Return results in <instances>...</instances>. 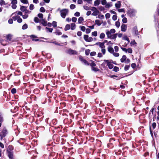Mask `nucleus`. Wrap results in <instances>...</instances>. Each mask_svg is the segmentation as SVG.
Listing matches in <instances>:
<instances>
[{
    "label": "nucleus",
    "mask_w": 159,
    "mask_h": 159,
    "mask_svg": "<svg viewBox=\"0 0 159 159\" xmlns=\"http://www.w3.org/2000/svg\"><path fill=\"white\" fill-rule=\"evenodd\" d=\"M46 29L47 30V32H49L51 33L52 32L53 29L52 28H48L46 27Z\"/></svg>",
    "instance_id": "obj_33"
},
{
    "label": "nucleus",
    "mask_w": 159,
    "mask_h": 159,
    "mask_svg": "<svg viewBox=\"0 0 159 159\" xmlns=\"http://www.w3.org/2000/svg\"><path fill=\"white\" fill-rule=\"evenodd\" d=\"M16 13H17V15H20V16H22V12H21V11H16V12H15V13H13L12 14L11 16H13L14 15H16Z\"/></svg>",
    "instance_id": "obj_19"
},
{
    "label": "nucleus",
    "mask_w": 159,
    "mask_h": 159,
    "mask_svg": "<svg viewBox=\"0 0 159 159\" xmlns=\"http://www.w3.org/2000/svg\"><path fill=\"white\" fill-rule=\"evenodd\" d=\"M42 23L44 26H46L47 25V22L44 20H42Z\"/></svg>",
    "instance_id": "obj_60"
},
{
    "label": "nucleus",
    "mask_w": 159,
    "mask_h": 159,
    "mask_svg": "<svg viewBox=\"0 0 159 159\" xmlns=\"http://www.w3.org/2000/svg\"><path fill=\"white\" fill-rule=\"evenodd\" d=\"M83 7L85 10L87 11L89 10L90 9V8L87 6H84Z\"/></svg>",
    "instance_id": "obj_50"
},
{
    "label": "nucleus",
    "mask_w": 159,
    "mask_h": 159,
    "mask_svg": "<svg viewBox=\"0 0 159 159\" xmlns=\"http://www.w3.org/2000/svg\"><path fill=\"white\" fill-rule=\"evenodd\" d=\"M119 70V68L117 66H115L113 68V70L116 72H117Z\"/></svg>",
    "instance_id": "obj_42"
},
{
    "label": "nucleus",
    "mask_w": 159,
    "mask_h": 159,
    "mask_svg": "<svg viewBox=\"0 0 159 159\" xmlns=\"http://www.w3.org/2000/svg\"><path fill=\"white\" fill-rule=\"evenodd\" d=\"M105 37V34L104 33H101L99 36V37L100 39H103Z\"/></svg>",
    "instance_id": "obj_27"
},
{
    "label": "nucleus",
    "mask_w": 159,
    "mask_h": 159,
    "mask_svg": "<svg viewBox=\"0 0 159 159\" xmlns=\"http://www.w3.org/2000/svg\"><path fill=\"white\" fill-rule=\"evenodd\" d=\"M75 24L72 23L71 24V27L70 28L72 30H74L75 29Z\"/></svg>",
    "instance_id": "obj_21"
},
{
    "label": "nucleus",
    "mask_w": 159,
    "mask_h": 159,
    "mask_svg": "<svg viewBox=\"0 0 159 159\" xmlns=\"http://www.w3.org/2000/svg\"><path fill=\"white\" fill-rule=\"evenodd\" d=\"M106 34L107 35V37L108 38H110L112 36L111 33L109 30L106 31Z\"/></svg>",
    "instance_id": "obj_13"
},
{
    "label": "nucleus",
    "mask_w": 159,
    "mask_h": 159,
    "mask_svg": "<svg viewBox=\"0 0 159 159\" xmlns=\"http://www.w3.org/2000/svg\"><path fill=\"white\" fill-rule=\"evenodd\" d=\"M55 34L56 35H61L62 34V33L59 31H57L55 33Z\"/></svg>",
    "instance_id": "obj_61"
},
{
    "label": "nucleus",
    "mask_w": 159,
    "mask_h": 159,
    "mask_svg": "<svg viewBox=\"0 0 159 159\" xmlns=\"http://www.w3.org/2000/svg\"><path fill=\"white\" fill-rule=\"evenodd\" d=\"M84 39L86 42H91L93 40V39L91 37H89L88 35H84Z\"/></svg>",
    "instance_id": "obj_5"
},
{
    "label": "nucleus",
    "mask_w": 159,
    "mask_h": 159,
    "mask_svg": "<svg viewBox=\"0 0 159 159\" xmlns=\"http://www.w3.org/2000/svg\"><path fill=\"white\" fill-rule=\"evenodd\" d=\"M90 10L93 11L92 15L93 16H96L100 13V12L98 10L97 8L95 7H92Z\"/></svg>",
    "instance_id": "obj_4"
},
{
    "label": "nucleus",
    "mask_w": 159,
    "mask_h": 159,
    "mask_svg": "<svg viewBox=\"0 0 159 159\" xmlns=\"http://www.w3.org/2000/svg\"><path fill=\"white\" fill-rule=\"evenodd\" d=\"M52 25L54 27H57V22L56 21H53L52 23Z\"/></svg>",
    "instance_id": "obj_47"
},
{
    "label": "nucleus",
    "mask_w": 159,
    "mask_h": 159,
    "mask_svg": "<svg viewBox=\"0 0 159 159\" xmlns=\"http://www.w3.org/2000/svg\"><path fill=\"white\" fill-rule=\"evenodd\" d=\"M67 53L70 55L77 54V52L74 50L69 49L67 51Z\"/></svg>",
    "instance_id": "obj_6"
},
{
    "label": "nucleus",
    "mask_w": 159,
    "mask_h": 159,
    "mask_svg": "<svg viewBox=\"0 0 159 159\" xmlns=\"http://www.w3.org/2000/svg\"><path fill=\"white\" fill-rule=\"evenodd\" d=\"M20 10L22 11H24L26 10V7L24 6H21L20 8Z\"/></svg>",
    "instance_id": "obj_28"
},
{
    "label": "nucleus",
    "mask_w": 159,
    "mask_h": 159,
    "mask_svg": "<svg viewBox=\"0 0 159 159\" xmlns=\"http://www.w3.org/2000/svg\"><path fill=\"white\" fill-rule=\"evenodd\" d=\"M123 38L125 40H126L128 41V43H129L130 42V41L129 39L127 37V36L126 35H125L123 36Z\"/></svg>",
    "instance_id": "obj_24"
},
{
    "label": "nucleus",
    "mask_w": 159,
    "mask_h": 159,
    "mask_svg": "<svg viewBox=\"0 0 159 159\" xmlns=\"http://www.w3.org/2000/svg\"><path fill=\"white\" fill-rule=\"evenodd\" d=\"M92 35L95 37L97 36V32L96 31L92 33Z\"/></svg>",
    "instance_id": "obj_32"
},
{
    "label": "nucleus",
    "mask_w": 159,
    "mask_h": 159,
    "mask_svg": "<svg viewBox=\"0 0 159 159\" xmlns=\"http://www.w3.org/2000/svg\"><path fill=\"white\" fill-rule=\"evenodd\" d=\"M110 31L111 34H114L116 30L114 29H112L110 30Z\"/></svg>",
    "instance_id": "obj_63"
},
{
    "label": "nucleus",
    "mask_w": 159,
    "mask_h": 159,
    "mask_svg": "<svg viewBox=\"0 0 159 159\" xmlns=\"http://www.w3.org/2000/svg\"><path fill=\"white\" fill-rule=\"evenodd\" d=\"M95 44L99 46L100 48L101 49V51L103 54H105L106 50L105 49V44H104V43H102L101 42H98L96 43Z\"/></svg>",
    "instance_id": "obj_2"
},
{
    "label": "nucleus",
    "mask_w": 159,
    "mask_h": 159,
    "mask_svg": "<svg viewBox=\"0 0 159 159\" xmlns=\"http://www.w3.org/2000/svg\"><path fill=\"white\" fill-rule=\"evenodd\" d=\"M34 6L33 4H31L30 6V9L31 10H33L34 8Z\"/></svg>",
    "instance_id": "obj_37"
},
{
    "label": "nucleus",
    "mask_w": 159,
    "mask_h": 159,
    "mask_svg": "<svg viewBox=\"0 0 159 159\" xmlns=\"http://www.w3.org/2000/svg\"><path fill=\"white\" fill-rule=\"evenodd\" d=\"M38 16L40 18L42 19L43 18V15L42 13H39L38 14Z\"/></svg>",
    "instance_id": "obj_59"
},
{
    "label": "nucleus",
    "mask_w": 159,
    "mask_h": 159,
    "mask_svg": "<svg viewBox=\"0 0 159 159\" xmlns=\"http://www.w3.org/2000/svg\"><path fill=\"white\" fill-rule=\"evenodd\" d=\"M136 13V11L135 10L130 9L128 11L127 14L130 16L132 17L135 16Z\"/></svg>",
    "instance_id": "obj_3"
},
{
    "label": "nucleus",
    "mask_w": 159,
    "mask_h": 159,
    "mask_svg": "<svg viewBox=\"0 0 159 159\" xmlns=\"http://www.w3.org/2000/svg\"><path fill=\"white\" fill-rule=\"evenodd\" d=\"M16 89L15 88L12 89L11 90V92L13 94H14L16 93Z\"/></svg>",
    "instance_id": "obj_52"
},
{
    "label": "nucleus",
    "mask_w": 159,
    "mask_h": 159,
    "mask_svg": "<svg viewBox=\"0 0 159 159\" xmlns=\"http://www.w3.org/2000/svg\"><path fill=\"white\" fill-rule=\"evenodd\" d=\"M136 44V42H135V40H133L132 41H131L130 42V45L131 46H134L135 44Z\"/></svg>",
    "instance_id": "obj_48"
},
{
    "label": "nucleus",
    "mask_w": 159,
    "mask_h": 159,
    "mask_svg": "<svg viewBox=\"0 0 159 159\" xmlns=\"http://www.w3.org/2000/svg\"><path fill=\"white\" fill-rule=\"evenodd\" d=\"M115 25L117 28H119L120 25V24L119 21H117L116 22Z\"/></svg>",
    "instance_id": "obj_31"
},
{
    "label": "nucleus",
    "mask_w": 159,
    "mask_h": 159,
    "mask_svg": "<svg viewBox=\"0 0 159 159\" xmlns=\"http://www.w3.org/2000/svg\"><path fill=\"white\" fill-rule=\"evenodd\" d=\"M115 57H118L119 56V54L118 53L114 52L112 54Z\"/></svg>",
    "instance_id": "obj_41"
},
{
    "label": "nucleus",
    "mask_w": 159,
    "mask_h": 159,
    "mask_svg": "<svg viewBox=\"0 0 159 159\" xmlns=\"http://www.w3.org/2000/svg\"><path fill=\"white\" fill-rule=\"evenodd\" d=\"M11 4L12 5L16 4L17 3V0H11Z\"/></svg>",
    "instance_id": "obj_34"
},
{
    "label": "nucleus",
    "mask_w": 159,
    "mask_h": 159,
    "mask_svg": "<svg viewBox=\"0 0 159 159\" xmlns=\"http://www.w3.org/2000/svg\"><path fill=\"white\" fill-rule=\"evenodd\" d=\"M83 20V18L82 17H80L79 18L78 21L79 24H81Z\"/></svg>",
    "instance_id": "obj_25"
},
{
    "label": "nucleus",
    "mask_w": 159,
    "mask_h": 159,
    "mask_svg": "<svg viewBox=\"0 0 159 159\" xmlns=\"http://www.w3.org/2000/svg\"><path fill=\"white\" fill-rule=\"evenodd\" d=\"M8 156L10 159H13V153L12 152L7 151Z\"/></svg>",
    "instance_id": "obj_8"
},
{
    "label": "nucleus",
    "mask_w": 159,
    "mask_h": 159,
    "mask_svg": "<svg viewBox=\"0 0 159 159\" xmlns=\"http://www.w3.org/2000/svg\"><path fill=\"white\" fill-rule=\"evenodd\" d=\"M127 26L126 25L122 24L121 26V30L122 31L125 32L126 30Z\"/></svg>",
    "instance_id": "obj_10"
},
{
    "label": "nucleus",
    "mask_w": 159,
    "mask_h": 159,
    "mask_svg": "<svg viewBox=\"0 0 159 159\" xmlns=\"http://www.w3.org/2000/svg\"><path fill=\"white\" fill-rule=\"evenodd\" d=\"M30 37H31V38L32 39V40L33 41H37L39 40V39H35L37 38L36 36H35V35H32L30 36Z\"/></svg>",
    "instance_id": "obj_15"
},
{
    "label": "nucleus",
    "mask_w": 159,
    "mask_h": 159,
    "mask_svg": "<svg viewBox=\"0 0 159 159\" xmlns=\"http://www.w3.org/2000/svg\"><path fill=\"white\" fill-rule=\"evenodd\" d=\"M117 35V34H113L112 35L110 39H115L116 38Z\"/></svg>",
    "instance_id": "obj_23"
},
{
    "label": "nucleus",
    "mask_w": 159,
    "mask_h": 159,
    "mask_svg": "<svg viewBox=\"0 0 159 159\" xmlns=\"http://www.w3.org/2000/svg\"><path fill=\"white\" fill-rule=\"evenodd\" d=\"M127 52L129 53H132V49L131 48H128L127 49Z\"/></svg>",
    "instance_id": "obj_49"
},
{
    "label": "nucleus",
    "mask_w": 159,
    "mask_h": 159,
    "mask_svg": "<svg viewBox=\"0 0 159 159\" xmlns=\"http://www.w3.org/2000/svg\"><path fill=\"white\" fill-rule=\"evenodd\" d=\"M105 62L107 63V66H108L109 69H112L113 67V65L108 60H104Z\"/></svg>",
    "instance_id": "obj_9"
},
{
    "label": "nucleus",
    "mask_w": 159,
    "mask_h": 159,
    "mask_svg": "<svg viewBox=\"0 0 159 159\" xmlns=\"http://www.w3.org/2000/svg\"><path fill=\"white\" fill-rule=\"evenodd\" d=\"M17 21L18 23H20L22 21V20L21 18H20V17H19Z\"/></svg>",
    "instance_id": "obj_64"
},
{
    "label": "nucleus",
    "mask_w": 159,
    "mask_h": 159,
    "mask_svg": "<svg viewBox=\"0 0 159 159\" xmlns=\"http://www.w3.org/2000/svg\"><path fill=\"white\" fill-rule=\"evenodd\" d=\"M105 17L106 19H108L110 17V14L109 13H107L105 15Z\"/></svg>",
    "instance_id": "obj_51"
},
{
    "label": "nucleus",
    "mask_w": 159,
    "mask_h": 159,
    "mask_svg": "<svg viewBox=\"0 0 159 159\" xmlns=\"http://www.w3.org/2000/svg\"><path fill=\"white\" fill-rule=\"evenodd\" d=\"M115 51L117 52L119 51V48L117 46H115L114 47Z\"/></svg>",
    "instance_id": "obj_53"
},
{
    "label": "nucleus",
    "mask_w": 159,
    "mask_h": 159,
    "mask_svg": "<svg viewBox=\"0 0 159 159\" xmlns=\"http://www.w3.org/2000/svg\"><path fill=\"white\" fill-rule=\"evenodd\" d=\"M28 27V25L26 24H25L24 25L22 26V29L23 30H25Z\"/></svg>",
    "instance_id": "obj_35"
},
{
    "label": "nucleus",
    "mask_w": 159,
    "mask_h": 159,
    "mask_svg": "<svg viewBox=\"0 0 159 159\" xmlns=\"http://www.w3.org/2000/svg\"><path fill=\"white\" fill-rule=\"evenodd\" d=\"M20 2L24 4H27L28 3V1L27 0H20Z\"/></svg>",
    "instance_id": "obj_39"
},
{
    "label": "nucleus",
    "mask_w": 159,
    "mask_h": 159,
    "mask_svg": "<svg viewBox=\"0 0 159 159\" xmlns=\"http://www.w3.org/2000/svg\"><path fill=\"white\" fill-rule=\"evenodd\" d=\"M96 52H91L90 55L91 56H94L96 55Z\"/></svg>",
    "instance_id": "obj_62"
},
{
    "label": "nucleus",
    "mask_w": 159,
    "mask_h": 159,
    "mask_svg": "<svg viewBox=\"0 0 159 159\" xmlns=\"http://www.w3.org/2000/svg\"><path fill=\"white\" fill-rule=\"evenodd\" d=\"M92 70L95 72H97V71H98L99 70V69L98 68H97L95 67V66L93 67L92 68Z\"/></svg>",
    "instance_id": "obj_26"
},
{
    "label": "nucleus",
    "mask_w": 159,
    "mask_h": 159,
    "mask_svg": "<svg viewBox=\"0 0 159 159\" xmlns=\"http://www.w3.org/2000/svg\"><path fill=\"white\" fill-rule=\"evenodd\" d=\"M70 26L69 24H67L65 26V31H67L70 29Z\"/></svg>",
    "instance_id": "obj_22"
},
{
    "label": "nucleus",
    "mask_w": 159,
    "mask_h": 159,
    "mask_svg": "<svg viewBox=\"0 0 159 159\" xmlns=\"http://www.w3.org/2000/svg\"><path fill=\"white\" fill-rule=\"evenodd\" d=\"M112 20H116L117 18V16L116 15H114L112 16Z\"/></svg>",
    "instance_id": "obj_56"
},
{
    "label": "nucleus",
    "mask_w": 159,
    "mask_h": 159,
    "mask_svg": "<svg viewBox=\"0 0 159 159\" xmlns=\"http://www.w3.org/2000/svg\"><path fill=\"white\" fill-rule=\"evenodd\" d=\"M126 58V56L125 55H123L122 58L120 59L121 62L122 63L124 62L125 61Z\"/></svg>",
    "instance_id": "obj_18"
},
{
    "label": "nucleus",
    "mask_w": 159,
    "mask_h": 159,
    "mask_svg": "<svg viewBox=\"0 0 159 159\" xmlns=\"http://www.w3.org/2000/svg\"><path fill=\"white\" fill-rule=\"evenodd\" d=\"M7 40L8 41H10L11 39V36L10 34H8L7 36Z\"/></svg>",
    "instance_id": "obj_38"
},
{
    "label": "nucleus",
    "mask_w": 159,
    "mask_h": 159,
    "mask_svg": "<svg viewBox=\"0 0 159 159\" xmlns=\"http://www.w3.org/2000/svg\"><path fill=\"white\" fill-rule=\"evenodd\" d=\"M108 51L111 54H113L114 52V50L113 48L109 46L107 48Z\"/></svg>",
    "instance_id": "obj_11"
},
{
    "label": "nucleus",
    "mask_w": 159,
    "mask_h": 159,
    "mask_svg": "<svg viewBox=\"0 0 159 159\" xmlns=\"http://www.w3.org/2000/svg\"><path fill=\"white\" fill-rule=\"evenodd\" d=\"M112 6V4L111 3H108L106 4L105 7L107 8H109L110 7Z\"/></svg>",
    "instance_id": "obj_29"
},
{
    "label": "nucleus",
    "mask_w": 159,
    "mask_h": 159,
    "mask_svg": "<svg viewBox=\"0 0 159 159\" xmlns=\"http://www.w3.org/2000/svg\"><path fill=\"white\" fill-rule=\"evenodd\" d=\"M77 18L75 17H73L72 18V21L73 22H75L77 21Z\"/></svg>",
    "instance_id": "obj_57"
},
{
    "label": "nucleus",
    "mask_w": 159,
    "mask_h": 159,
    "mask_svg": "<svg viewBox=\"0 0 159 159\" xmlns=\"http://www.w3.org/2000/svg\"><path fill=\"white\" fill-rule=\"evenodd\" d=\"M80 60L84 64H86L87 63V61L84 59L82 57H79Z\"/></svg>",
    "instance_id": "obj_16"
},
{
    "label": "nucleus",
    "mask_w": 159,
    "mask_h": 159,
    "mask_svg": "<svg viewBox=\"0 0 159 159\" xmlns=\"http://www.w3.org/2000/svg\"><path fill=\"white\" fill-rule=\"evenodd\" d=\"M57 11H60L61 16L63 18H65L66 16L68 14L69 10L67 9H64L60 10V8L57 9Z\"/></svg>",
    "instance_id": "obj_1"
},
{
    "label": "nucleus",
    "mask_w": 159,
    "mask_h": 159,
    "mask_svg": "<svg viewBox=\"0 0 159 159\" xmlns=\"http://www.w3.org/2000/svg\"><path fill=\"white\" fill-rule=\"evenodd\" d=\"M133 31L136 35L138 34V30H137V27L136 26L134 27L133 29Z\"/></svg>",
    "instance_id": "obj_12"
},
{
    "label": "nucleus",
    "mask_w": 159,
    "mask_h": 159,
    "mask_svg": "<svg viewBox=\"0 0 159 159\" xmlns=\"http://www.w3.org/2000/svg\"><path fill=\"white\" fill-rule=\"evenodd\" d=\"M129 67L130 66L129 65H126L124 69L125 70H127L129 69Z\"/></svg>",
    "instance_id": "obj_54"
},
{
    "label": "nucleus",
    "mask_w": 159,
    "mask_h": 159,
    "mask_svg": "<svg viewBox=\"0 0 159 159\" xmlns=\"http://www.w3.org/2000/svg\"><path fill=\"white\" fill-rule=\"evenodd\" d=\"M7 134V130L6 129L4 128L3 129L2 132L0 134V135L1 138L4 137Z\"/></svg>",
    "instance_id": "obj_7"
},
{
    "label": "nucleus",
    "mask_w": 159,
    "mask_h": 159,
    "mask_svg": "<svg viewBox=\"0 0 159 159\" xmlns=\"http://www.w3.org/2000/svg\"><path fill=\"white\" fill-rule=\"evenodd\" d=\"M74 15L75 16H80V13L78 12H76L75 13Z\"/></svg>",
    "instance_id": "obj_58"
},
{
    "label": "nucleus",
    "mask_w": 159,
    "mask_h": 159,
    "mask_svg": "<svg viewBox=\"0 0 159 159\" xmlns=\"http://www.w3.org/2000/svg\"><path fill=\"white\" fill-rule=\"evenodd\" d=\"M15 16H13L12 17V18L14 20H16L17 19V20L20 17V16H18L17 15H15Z\"/></svg>",
    "instance_id": "obj_30"
},
{
    "label": "nucleus",
    "mask_w": 159,
    "mask_h": 159,
    "mask_svg": "<svg viewBox=\"0 0 159 159\" xmlns=\"http://www.w3.org/2000/svg\"><path fill=\"white\" fill-rule=\"evenodd\" d=\"M40 11L42 12H44L45 11V9L43 7H41L40 9Z\"/></svg>",
    "instance_id": "obj_40"
},
{
    "label": "nucleus",
    "mask_w": 159,
    "mask_h": 159,
    "mask_svg": "<svg viewBox=\"0 0 159 159\" xmlns=\"http://www.w3.org/2000/svg\"><path fill=\"white\" fill-rule=\"evenodd\" d=\"M80 28L81 30L83 31H84L86 30L85 27L84 26H80Z\"/></svg>",
    "instance_id": "obj_36"
},
{
    "label": "nucleus",
    "mask_w": 159,
    "mask_h": 159,
    "mask_svg": "<svg viewBox=\"0 0 159 159\" xmlns=\"http://www.w3.org/2000/svg\"><path fill=\"white\" fill-rule=\"evenodd\" d=\"M121 2L120 1H118L117 3L115 4L116 7L117 8H120L121 7Z\"/></svg>",
    "instance_id": "obj_14"
},
{
    "label": "nucleus",
    "mask_w": 159,
    "mask_h": 159,
    "mask_svg": "<svg viewBox=\"0 0 159 159\" xmlns=\"http://www.w3.org/2000/svg\"><path fill=\"white\" fill-rule=\"evenodd\" d=\"M70 7L71 9H73L75 7V6L74 4H72L70 5Z\"/></svg>",
    "instance_id": "obj_45"
},
{
    "label": "nucleus",
    "mask_w": 159,
    "mask_h": 159,
    "mask_svg": "<svg viewBox=\"0 0 159 159\" xmlns=\"http://www.w3.org/2000/svg\"><path fill=\"white\" fill-rule=\"evenodd\" d=\"M95 24L97 25L98 26H100L102 22H101L99 20H96L95 21Z\"/></svg>",
    "instance_id": "obj_17"
},
{
    "label": "nucleus",
    "mask_w": 159,
    "mask_h": 159,
    "mask_svg": "<svg viewBox=\"0 0 159 159\" xmlns=\"http://www.w3.org/2000/svg\"><path fill=\"white\" fill-rule=\"evenodd\" d=\"M34 21L36 23H38L39 22V19L38 17H35L34 18Z\"/></svg>",
    "instance_id": "obj_46"
},
{
    "label": "nucleus",
    "mask_w": 159,
    "mask_h": 159,
    "mask_svg": "<svg viewBox=\"0 0 159 159\" xmlns=\"http://www.w3.org/2000/svg\"><path fill=\"white\" fill-rule=\"evenodd\" d=\"M100 3L99 0H96L94 2V5L95 6H98Z\"/></svg>",
    "instance_id": "obj_20"
},
{
    "label": "nucleus",
    "mask_w": 159,
    "mask_h": 159,
    "mask_svg": "<svg viewBox=\"0 0 159 159\" xmlns=\"http://www.w3.org/2000/svg\"><path fill=\"white\" fill-rule=\"evenodd\" d=\"M5 2L3 0H1L0 1V4L1 5H5Z\"/></svg>",
    "instance_id": "obj_55"
},
{
    "label": "nucleus",
    "mask_w": 159,
    "mask_h": 159,
    "mask_svg": "<svg viewBox=\"0 0 159 159\" xmlns=\"http://www.w3.org/2000/svg\"><path fill=\"white\" fill-rule=\"evenodd\" d=\"M101 3L103 5H106L107 4V1L106 0H102L101 1Z\"/></svg>",
    "instance_id": "obj_44"
},
{
    "label": "nucleus",
    "mask_w": 159,
    "mask_h": 159,
    "mask_svg": "<svg viewBox=\"0 0 159 159\" xmlns=\"http://www.w3.org/2000/svg\"><path fill=\"white\" fill-rule=\"evenodd\" d=\"M122 22L124 23H126L127 22V20L126 18L125 17L122 20Z\"/></svg>",
    "instance_id": "obj_43"
}]
</instances>
